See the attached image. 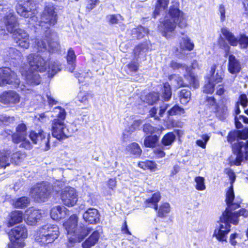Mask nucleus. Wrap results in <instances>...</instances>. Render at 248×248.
<instances>
[{"mask_svg": "<svg viewBox=\"0 0 248 248\" xmlns=\"http://www.w3.org/2000/svg\"><path fill=\"white\" fill-rule=\"evenodd\" d=\"M61 199L62 203L68 207L74 206L78 200L76 190L73 187H66L61 193Z\"/></svg>", "mask_w": 248, "mask_h": 248, "instance_id": "obj_17", "label": "nucleus"}, {"mask_svg": "<svg viewBox=\"0 0 248 248\" xmlns=\"http://www.w3.org/2000/svg\"><path fill=\"white\" fill-rule=\"evenodd\" d=\"M10 153L7 152H0V168H5L10 165L9 157L7 155Z\"/></svg>", "mask_w": 248, "mask_h": 248, "instance_id": "obj_39", "label": "nucleus"}, {"mask_svg": "<svg viewBox=\"0 0 248 248\" xmlns=\"http://www.w3.org/2000/svg\"><path fill=\"white\" fill-rule=\"evenodd\" d=\"M10 84L13 87L16 88L18 91H21L24 94H31L32 92L31 89L23 84H21L16 74L12 72L8 67L0 69V86Z\"/></svg>", "mask_w": 248, "mask_h": 248, "instance_id": "obj_9", "label": "nucleus"}, {"mask_svg": "<svg viewBox=\"0 0 248 248\" xmlns=\"http://www.w3.org/2000/svg\"><path fill=\"white\" fill-rule=\"evenodd\" d=\"M29 203V199L27 197H23L17 199L14 202V205L16 208H23L27 206Z\"/></svg>", "mask_w": 248, "mask_h": 248, "instance_id": "obj_43", "label": "nucleus"}, {"mask_svg": "<svg viewBox=\"0 0 248 248\" xmlns=\"http://www.w3.org/2000/svg\"><path fill=\"white\" fill-rule=\"evenodd\" d=\"M157 113V108H156L155 107L152 108L150 111H149V114L152 117H154L155 119H157L158 118V116L156 115Z\"/></svg>", "mask_w": 248, "mask_h": 248, "instance_id": "obj_64", "label": "nucleus"}, {"mask_svg": "<svg viewBox=\"0 0 248 248\" xmlns=\"http://www.w3.org/2000/svg\"><path fill=\"white\" fill-rule=\"evenodd\" d=\"M240 104L244 107L245 108L247 106L248 100L247 96L246 94H241L239 97Z\"/></svg>", "mask_w": 248, "mask_h": 248, "instance_id": "obj_56", "label": "nucleus"}, {"mask_svg": "<svg viewBox=\"0 0 248 248\" xmlns=\"http://www.w3.org/2000/svg\"><path fill=\"white\" fill-rule=\"evenodd\" d=\"M160 200V194L159 192L155 193L152 197L146 200L145 205L148 207H153L155 211L158 209L157 203Z\"/></svg>", "mask_w": 248, "mask_h": 248, "instance_id": "obj_27", "label": "nucleus"}, {"mask_svg": "<svg viewBox=\"0 0 248 248\" xmlns=\"http://www.w3.org/2000/svg\"><path fill=\"white\" fill-rule=\"evenodd\" d=\"M147 169L151 170H154L156 168V164L153 161H146Z\"/></svg>", "mask_w": 248, "mask_h": 248, "instance_id": "obj_60", "label": "nucleus"}, {"mask_svg": "<svg viewBox=\"0 0 248 248\" xmlns=\"http://www.w3.org/2000/svg\"><path fill=\"white\" fill-rule=\"evenodd\" d=\"M52 135L59 140L65 139L70 136V133L64 122L53 120L51 124Z\"/></svg>", "mask_w": 248, "mask_h": 248, "instance_id": "obj_15", "label": "nucleus"}, {"mask_svg": "<svg viewBox=\"0 0 248 248\" xmlns=\"http://www.w3.org/2000/svg\"><path fill=\"white\" fill-rule=\"evenodd\" d=\"M194 47V43L187 36L182 38V41L180 42V47L182 50L191 51Z\"/></svg>", "mask_w": 248, "mask_h": 248, "instance_id": "obj_35", "label": "nucleus"}, {"mask_svg": "<svg viewBox=\"0 0 248 248\" xmlns=\"http://www.w3.org/2000/svg\"><path fill=\"white\" fill-rule=\"evenodd\" d=\"M131 35L133 39H140L148 33V29L142 26H139L133 29L131 31Z\"/></svg>", "mask_w": 248, "mask_h": 248, "instance_id": "obj_26", "label": "nucleus"}, {"mask_svg": "<svg viewBox=\"0 0 248 248\" xmlns=\"http://www.w3.org/2000/svg\"><path fill=\"white\" fill-rule=\"evenodd\" d=\"M76 60L77 56L75 51L72 48H70L67 51L66 60L67 64L69 66L67 68L68 71L71 73L73 72L76 68Z\"/></svg>", "mask_w": 248, "mask_h": 248, "instance_id": "obj_24", "label": "nucleus"}, {"mask_svg": "<svg viewBox=\"0 0 248 248\" xmlns=\"http://www.w3.org/2000/svg\"><path fill=\"white\" fill-rule=\"evenodd\" d=\"M248 138V129L236 130L229 133L227 140L232 145V150L236 155V165L239 166L244 160H248V140L245 142L240 140Z\"/></svg>", "mask_w": 248, "mask_h": 248, "instance_id": "obj_6", "label": "nucleus"}, {"mask_svg": "<svg viewBox=\"0 0 248 248\" xmlns=\"http://www.w3.org/2000/svg\"><path fill=\"white\" fill-rule=\"evenodd\" d=\"M170 211V205L169 203H164L162 204L159 209L158 212V216L159 217H162L169 213Z\"/></svg>", "mask_w": 248, "mask_h": 248, "instance_id": "obj_44", "label": "nucleus"}, {"mask_svg": "<svg viewBox=\"0 0 248 248\" xmlns=\"http://www.w3.org/2000/svg\"><path fill=\"white\" fill-rule=\"evenodd\" d=\"M226 197L227 207L220 218L219 228L215 230L213 234V236L221 242H227V235L230 231V223L236 225L238 223V217H246L248 216V211L245 209H241L239 212H232V210L239 207V204L233 202L234 195L232 187L227 191Z\"/></svg>", "mask_w": 248, "mask_h": 248, "instance_id": "obj_3", "label": "nucleus"}, {"mask_svg": "<svg viewBox=\"0 0 248 248\" xmlns=\"http://www.w3.org/2000/svg\"><path fill=\"white\" fill-rule=\"evenodd\" d=\"M68 211V210L63 206L53 207L50 211V216L53 220H58L62 218H64Z\"/></svg>", "mask_w": 248, "mask_h": 248, "instance_id": "obj_23", "label": "nucleus"}, {"mask_svg": "<svg viewBox=\"0 0 248 248\" xmlns=\"http://www.w3.org/2000/svg\"><path fill=\"white\" fill-rule=\"evenodd\" d=\"M53 114L52 116L56 117L53 120L64 122L66 118V112L65 110L61 107H57L53 108Z\"/></svg>", "mask_w": 248, "mask_h": 248, "instance_id": "obj_31", "label": "nucleus"}, {"mask_svg": "<svg viewBox=\"0 0 248 248\" xmlns=\"http://www.w3.org/2000/svg\"><path fill=\"white\" fill-rule=\"evenodd\" d=\"M149 48V43L148 42L142 43L137 46L134 50V53L135 58L138 60L141 58H144L145 53Z\"/></svg>", "mask_w": 248, "mask_h": 248, "instance_id": "obj_25", "label": "nucleus"}, {"mask_svg": "<svg viewBox=\"0 0 248 248\" xmlns=\"http://www.w3.org/2000/svg\"><path fill=\"white\" fill-rule=\"evenodd\" d=\"M29 136L34 143L40 144L42 147H44L45 151L49 149V138L50 136L49 134H46L43 131H39L38 133L33 131L30 132Z\"/></svg>", "mask_w": 248, "mask_h": 248, "instance_id": "obj_18", "label": "nucleus"}, {"mask_svg": "<svg viewBox=\"0 0 248 248\" xmlns=\"http://www.w3.org/2000/svg\"><path fill=\"white\" fill-rule=\"evenodd\" d=\"M58 19V16L54 6L52 4H48L45 7L39 22V26L45 32L44 40L48 42V46L52 48L59 46V44L57 33L50 30V27L56 24Z\"/></svg>", "mask_w": 248, "mask_h": 248, "instance_id": "obj_4", "label": "nucleus"}, {"mask_svg": "<svg viewBox=\"0 0 248 248\" xmlns=\"http://www.w3.org/2000/svg\"><path fill=\"white\" fill-rule=\"evenodd\" d=\"M38 120L41 123H44L49 121V116L45 113L39 114Z\"/></svg>", "mask_w": 248, "mask_h": 248, "instance_id": "obj_57", "label": "nucleus"}, {"mask_svg": "<svg viewBox=\"0 0 248 248\" xmlns=\"http://www.w3.org/2000/svg\"><path fill=\"white\" fill-rule=\"evenodd\" d=\"M179 4L178 2H173L169 11L170 18L166 17L163 21H160L159 25V29L162 32L163 35L167 38L170 37L169 33H172L174 31L176 22L181 28L187 26V17L185 14L179 10Z\"/></svg>", "mask_w": 248, "mask_h": 248, "instance_id": "obj_5", "label": "nucleus"}, {"mask_svg": "<svg viewBox=\"0 0 248 248\" xmlns=\"http://www.w3.org/2000/svg\"><path fill=\"white\" fill-rule=\"evenodd\" d=\"M27 126L25 124L21 123L19 124L16 128V132L12 135V140L14 143L18 144L21 143L20 147L26 149H30L31 144L27 139Z\"/></svg>", "mask_w": 248, "mask_h": 248, "instance_id": "obj_13", "label": "nucleus"}, {"mask_svg": "<svg viewBox=\"0 0 248 248\" xmlns=\"http://www.w3.org/2000/svg\"><path fill=\"white\" fill-rule=\"evenodd\" d=\"M228 174L229 176V178H230V179L231 181V184H232L234 182V181L235 180V175L234 173L232 170H229L228 171ZM231 187H232V185H231V186L229 188H230ZM232 188L233 189V187H232ZM229 189L230 188H229Z\"/></svg>", "mask_w": 248, "mask_h": 248, "instance_id": "obj_59", "label": "nucleus"}, {"mask_svg": "<svg viewBox=\"0 0 248 248\" xmlns=\"http://www.w3.org/2000/svg\"><path fill=\"white\" fill-rule=\"evenodd\" d=\"M47 101L49 105L53 106L58 103V101L56 100L52 96H51L50 93L46 94Z\"/></svg>", "mask_w": 248, "mask_h": 248, "instance_id": "obj_58", "label": "nucleus"}, {"mask_svg": "<svg viewBox=\"0 0 248 248\" xmlns=\"http://www.w3.org/2000/svg\"><path fill=\"white\" fill-rule=\"evenodd\" d=\"M143 121L141 120L134 121L133 123L129 128V131L133 132L135 130L139 129Z\"/></svg>", "mask_w": 248, "mask_h": 248, "instance_id": "obj_53", "label": "nucleus"}, {"mask_svg": "<svg viewBox=\"0 0 248 248\" xmlns=\"http://www.w3.org/2000/svg\"><path fill=\"white\" fill-rule=\"evenodd\" d=\"M169 0H157L155 5V10L154 12L155 18L161 12H164L167 8Z\"/></svg>", "mask_w": 248, "mask_h": 248, "instance_id": "obj_32", "label": "nucleus"}, {"mask_svg": "<svg viewBox=\"0 0 248 248\" xmlns=\"http://www.w3.org/2000/svg\"><path fill=\"white\" fill-rule=\"evenodd\" d=\"M159 140V137L156 135H148L145 137L144 145L146 147L153 148L155 146Z\"/></svg>", "mask_w": 248, "mask_h": 248, "instance_id": "obj_36", "label": "nucleus"}, {"mask_svg": "<svg viewBox=\"0 0 248 248\" xmlns=\"http://www.w3.org/2000/svg\"><path fill=\"white\" fill-rule=\"evenodd\" d=\"M210 77L207 83L205 84L203 88V92L206 93H212L215 90L216 84L221 82L223 79V74L221 70L216 71V65H213L211 67Z\"/></svg>", "mask_w": 248, "mask_h": 248, "instance_id": "obj_14", "label": "nucleus"}, {"mask_svg": "<svg viewBox=\"0 0 248 248\" xmlns=\"http://www.w3.org/2000/svg\"><path fill=\"white\" fill-rule=\"evenodd\" d=\"M51 192V185L47 182H43L31 189V195L37 202H45Z\"/></svg>", "mask_w": 248, "mask_h": 248, "instance_id": "obj_12", "label": "nucleus"}, {"mask_svg": "<svg viewBox=\"0 0 248 248\" xmlns=\"http://www.w3.org/2000/svg\"><path fill=\"white\" fill-rule=\"evenodd\" d=\"M159 99V95L157 93H152L147 95L146 102L149 104H153L156 102Z\"/></svg>", "mask_w": 248, "mask_h": 248, "instance_id": "obj_49", "label": "nucleus"}, {"mask_svg": "<svg viewBox=\"0 0 248 248\" xmlns=\"http://www.w3.org/2000/svg\"><path fill=\"white\" fill-rule=\"evenodd\" d=\"M175 135L173 133H168L166 134L162 140V143L165 146L170 145L174 141Z\"/></svg>", "mask_w": 248, "mask_h": 248, "instance_id": "obj_42", "label": "nucleus"}, {"mask_svg": "<svg viewBox=\"0 0 248 248\" xmlns=\"http://www.w3.org/2000/svg\"><path fill=\"white\" fill-rule=\"evenodd\" d=\"M170 66L174 70H178L184 75L187 83H185L182 78L177 77L175 75H172L169 77V79H174L178 86H186L188 84H192L195 86L198 85L197 80L191 72V68L185 64L179 63L175 61H172Z\"/></svg>", "mask_w": 248, "mask_h": 248, "instance_id": "obj_8", "label": "nucleus"}, {"mask_svg": "<svg viewBox=\"0 0 248 248\" xmlns=\"http://www.w3.org/2000/svg\"><path fill=\"white\" fill-rule=\"evenodd\" d=\"M78 217L76 215L70 216L69 218L63 224L70 242L74 243L82 240L91 231L90 228H82L77 229Z\"/></svg>", "mask_w": 248, "mask_h": 248, "instance_id": "obj_7", "label": "nucleus"}, {"mask_svg": "<svg viewBox=\"0 0 248 248\" xmlns=\"http://www.w3.org/2000/svg\"><path fill=\"white\" fill-rule=\"evenodd\" d=\"M108 19L111 24H118L123 20L120 15H112L108 16Z\"/></svg>", "mask_w": 248, "mask_h": 248, "instance_id": "obj_50", "label": "nucleus"}, {"mask_svg": "<svg viewBox=\"0 0 248 248\" xmlns=\"http://www.w3.org/2000/svg\"><path fill=\"white\" fill-rule=\"evenodd\" d=\"M179 97L181 103L186 105L190 100L191 92L188 90L183 89L179 92Z\"/></svg>", "mask_w": 248, "mask_h": 248, "instance_id": "obj_37", "label": "nucleus"}, {"mask_svg": "<svg viewBox=\"0 0 248 248\" xmlns=\"http://www.w3.org/2000/svg\"><path fill=\"white\" fill-rule=\"evenodd\" d=\"M6 53V55L9 60L18 61L20 60L22 57L21 52L16 48L10 47Z\"/></svg>", "mask_w": 248, "mask_h": 248, "instance_id": "obj_33", "label": "nucleus"}, {"mask_svg": "<svg viewBox=\"0 0 248 248\" xmlns=\"http://www.w3.org/2000/svg\"><path fill=\"white\" fill-rule=\"evenodd\" d=\"M185 112L183 108L180 107L178 105H175L169 110L168 111L167 114L168 116L174 115H181Z\"/></svg>", "mask_w": 248, "mask_h": 248, "instance_id": "obj_45", "label": "nucleus"}, {"mask_svg": "<svg viewBox=\"0 0 248 248\" xmlns=\"http://www.w3.org/2000/svg\"><path fill=\"white\" fill-rule=\"evenodd\" d=\"M93 97V94L87 91H80L77 96L78 100L85 106H88L89 101Z\"/></svg>", "mask_w": 248, "mask_h": 248, "instance_id": "obj_30", "label": "nucleus"}, {"mask_svg": "<svg viewBox=\"0 0 248 248\" xmlns=\"http://www.w3.org/2000/svg\"><path fill=\"white\" fill-rule=\"evenodd\" d=\"M155 154L158 158H162L165 155V152L160 149H156L154 151Z\"/></svg>", "mask_w": 248, "mask_h": 248, "instance_id": "obj_62", "label": "nucleus"}, {"mask_svg": "<svg viewBox=\"0 0 248 248\" xmlns=\"http://www.w3.org/2000/svg\"><path fill=\"white\" fill-rule=\"evenodd\" d=\"M8 151L10 153V154H8L7 156L9 157V159L10 161V163L11 162L17 163L18 162L19 160L21 158V155L19 152H16L12 154L11 152L9 150H3L2 152H7Z\"/></svg>", "mask_w": 248, "mask_h": 248, "instance_id": "obj_46", "label": "nucleus"}, {"mask_svg": "<svg viewBox=\"0 0 248 248\" xmlns=\"http://www.w3.org/2000/svg\"><path fill=\"white\" fill-rule=\"evenodd\" d=\"M41 215L39 211L31 207L29 208L25 212V220L27 224L29 225H34L40 219Z\"/></svg>", "mask_w": 248, "mask_h": 248, "instance_id": "obj_20", "label": "nucleus"}, {"mask_svg": "<svg viewBox=\"0 0 248 248\" xmlns=\"http://www.w3.org/2000/svg\"><path fill=\"white\" fill-rule=\"evenodd\" d=\"M168 107H169V105L164 104L160 107V110H159V112L158 113V115L159 117L163 116L164 113H165V112L168 108Z\"/></svg>", "mask_w": 248, "mask_h": 248, "instance_id": "obj_61", "label": "nucleus"}, {"mask_svg": "<svg viewBox=\"0 0 248 248\" xmlns=\"http://www.w3.org/2000/svg\"><path fill=\"white\" fill-rule=\"evenodd\" d=\"M238 238V234L236 233H232L230 235L229 242L232 246H235L237 243L236 240Z\"/></svg>", "mask_w": 248, "mask_h": 248, "instance_id": "obj_54", "label": "nucleus"}, {"mask_svg": "<svg viewBox=\"0 0 248 248\" xmlns=\"http://www.w3.org/2000/svg\"><path fill=\"white\" fill-rule=\"evenodd\" d=\"M23 219V213L20 211H14L10 214V219L9 221L10 225L12 226L16 223L22 221Z\"/></svg>", "mask_w": 248, "mask_h": 248, "instance_id": "obj_34", "label": "nucleus"}, {"mask_svg": "<svg viewBox=\"0 0 248 248\" xmlns=\"http://www.w3.org/2000/svg\"><path fill=\"white\" fill-rule=\"evenodd\" d=\"M242 69L241 62L233 55H230L228 58V69L232 74L236 75Z\"/></svg>", "mask_w": 248, "mask_h": 248, "instance_id": "obj_21", "label": "nucleus"}, {"mask_svg": "<svg viewBox=\"0 0 248 248\" xmlns=\"http://www.w3.org/2000/svg\"><path fill=\"white\" fill-rule=\"evenodd\" d=\"M126 150L129 154L133 155L135 157L140 156L142 152L139 145L136 142H133L127 145Z\"/></svg>", "mask_w": 248, "mask_h": 248, "instance_id": "obj_29", "label": "nucleus"}, {"mask_svg": "<svg viewBox=\"0 0 248 248\" xmlns=\"http://www.w3.org/2000/svg\"><path fill=\"white\" fill-rule=\"evenodd\" d=\"M221 32L231 45L236 46L239 43L241 48H246L248 47V37L245 35H241L238 40L227 28H223L221 29Z\"/></svg>", "mask_w": 248, "mask_h": 248, "instance_id": "obj_16", "label": "nucleus"}, {"mask_svg": "<svg viewBox=\"0 0 248 248\" xmlns=\"http://www.w3.org/2000/svg\"><path fill=\"white\" fill-rule=\"evenodd\" d=\"M36 45L38 52L30 54L27 57L30 69L26 72L21 71L22 76L27 83L30 85L40 84L41 78L38 72L43 73L47 70L48 76L52 77L61 70V64L58 62H49L50 52H53L59 46L52 48L48 46V42L38 39L36 41Z\"/></svg>", "mask_w": 248, "mask_h": 248, "instance_id": "obj_1", "label": "nucleus"}, {"mask_svg": "<svg viewBox=\"0 0 248 248\" xmlns=\"http://www.w3.org/2000/svg\"><path fill=\"white\" fill-rule=\"evenodd\" d=\"M59 227L55 225L47 224L40 228L35 235V240L41 246L53 242L59 235Z\"/></svg>", "mask_w": 248, "mask_h": 248, "instance_id": "obj_10", "label": "nucleus"}, {"mask_svg": "<svg viewBox=\"0 0 248 248\" xmlns=\"http://www.w3.org/2000/svg\"><path fill=\"white\" fill-rule=\"evenodd\" d=\"M99 237L98 231H94L90 237L82 244L83 248H90L94 246L97 242Z\"/></svg>", "mask_w": 248, "mask_h": 248, "instance_id": "obj_28", "label": "nucleus"}, {"mask_svg": "<svg viewBox=\"0 0 248 248\" xmlns=\"http://www.w3.org/2000/svg\"><path fill=\"white\" fill-rule=\"evenodd\" d=\"M20 101L18 93L13 91L3 92L0 95V101L5 104H16Z\"/></svg>", "mask_w": 248, "mask_h": 248, "instance_id": "obj_19", "label": "nucleus"}, {"mask_svg": "<svg viewBox=\"0 0 248 248\" xmlns=\"http://www.w3.org/2000/svg\"><path fill=\"white\" fill-rule=\"evenodd\" d=\"M12 5L7 0L0 1V31L6 34L5 30L13 34V38L17 45L24 49H28L30 46L29 35L24 30L16 29L18 21Z\"/></svg>", "mask_w": 248, "mask_h": 248, "instance_id": "obj_2", "label": "nucleus"}, {"mask_svg": "<svg viewBox=\"0 0 248 248\" xmlns=\"http://www.w3.org/2000/svg\"><path fill=\"white\" fill-rule=\"evenodd\" d=\"M159 130L156 127L153 126L150 124H145L143 126V131L146 135H153Z\"/></svg>", "mask_w": 248, "mask_h": 248, "instance_id": "obj_41", "label": "nucleus"}, {"mask_svg": "<svg viewBox=\"0 0 248 248\" xmlns=\"http://www.w3.org/2000/svg\"><path fill=\"white\" fill-rule=\"evenodd\" d=\"M219 13L220 16V19L222 21L225 20V8L223 5H220L218 9Z\"/></svg>", "mask_w": 248, "mask_h": 248, "instance_id": "obj_55", "label": "nucleus"}, {"mask_svg": "<svg viewBox=\"0 0 248 248\" xmlns=\"http://www.w3.org/2000/svg\"><path fill=\"white\" fill-rule=\"evenodd\" d=\"M172 95L171 89L170 86L168 82L163 84L162 88L161 97L166 101H169Z\"/></svg>", "mask_w": 248, "mask_h": 248, "instance_id": "obj_38", "label": "nucleus"}, {"mask_svg": "<svg viewBox=\"0 0 248 248\" xmlns=\"http://www.w3.org/2000/svg\"><path fill=\"white\" fill-rule=\"evenodd\" d=\"M116 186V181L115 178L110 179L108 181V186L109 188L113 189Z\"/></svg>", "mask_w": 248, "mask_h": 248, "instance_id": "obj_63", "label": "nucleus"}, {"mask_svg": "<svg viewBox=\"0 0 248 248\" xmlns=\"http://www.w3.org/2000/svg\"><path fill=\"white\" fill-rule=\"evenodd\" d=\"M196 183L195 188L199 191H203L206 189L205 179L203 177L197 176L194 179Z\"/></svg>", "mask_w": 248, "mask_h": 248, "instance_id": "obj_40", "label": "nucleus"}, {"mask_svg": "<svg viewBox=\"0 0 248 248\" xmlns=\"http://www.w3.org/2000/svg\"><path fill=\"white\" fill-rule=\"evenodd\" d=\"M99 3V0H87L86 8L89 11H91Z\"/></svg>", "mask_w": 248, "mask_h": 248, "instance_id": "obj_52", "label": "nucleus"}, {"mask_svg": "<svg viewBox=\"0 0 248 248\" xmlns=\"http://www.w3.org/2000/svg\"><path fill=\"white\" fill-rule=\"evenodd\" d=\"M227 107L226 106L224 105H220L217 109V115L220 119L223 120L227 114Z\"/></svg>", "mask_w": 248, "mask_h": 248, "instance_id": "obj_47", "label": "nucleus"}, {"mask_svg": "<svg viewBox=\"0 0 248 248\" xmlns=\"http://www.w3.org/2000/svg\"><path fill=\"white\" fill-rule=\"evenodd\" d=\"M84 220L90 224L97 223L99 220L98 210L95 208H89L83 214Z\"/></svg>", "mask_w": 248, "mask_h": 248, "instance_id": "obj_22", "label": "nucleus"}, {"mask_svg": "<svg viewBox=\"0 0 248 248\" xmlns=\"http://www.w3.org/2000/svg\"><path fill=\"white\" fill-rule=\"evenodd\" d=\"M210 136L207 134L203 135L201 137V139L196 141V144L202 148H205L206 145L209 140Z\"/></svg>", "mask_w": 248, "mask_h": 248, "instance_id": "obj_51", "label": "nucleus"}, {"mask_svg": "<svg viewBox=\"0 0 248 248\" xmlns=\"http://www.w3.org/2000/svg\"><path fill=\"white\" fill-rule=\"evenodd\" d=\"M8 234L10 240L8 248H21L24 245L20 239L27 237V230L25 226L19 225L11 229Z\"/></svg>", "mask_w": 248, "mask_h": 248, "instance_id": "obj_11", "label": "nucleus"}, {"mask_svg": "<svg viewBox=\"0 0 248 248\" xmlns=\"http://www.w3.org/2000/svg\"><path fill=\"white\" fill-rule=\"evenodd\" d=\"M126 72L129 75H133L136 73L139 69L138 63L135 62H131L126 65Z\"/></svg>", "mask_w": 248, "mask_h": 248, "instance_id": "obj_48", "label": "nucleus"}]
</instances>
